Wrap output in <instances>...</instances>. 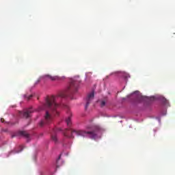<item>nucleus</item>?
I'll use <instances>...</instances> for the list:
<instances>
[{"label":"nucleus","instance_id":"nucleus-1","mask_svg":"<svg viewBox=\"0 0 175 175\" xmlns=\"http://www.w3.org/2000/svg\"><path fill=\"white\" fill-rule=\"evenodd\" d=\"M79 90V82L76 81H72L70 85L66 90L60 92L57 96H47L45 99V103L39 108V110H46V109H51L53 111V114L58 116L59 113L57 111V107H59V105L57 103L58 98H66L70 96L73 94H76Z\"/></svg>","mask_w":175,"mask_h":175},{"label":"nucleus","instance_id":"nucleus-2","mask_svg":"<svg viewBox=\"0 0 175 175\" xmlns=\"http://www.w3.org/2000/svg\"><path fill=\"white\" fill-rule=\"evenodd\" d=\"M87 129H93L92 131H85L84 130H72L71 131L72 137H73V135L76 136H82L83 137H85V136H88L90 139H96L98 137V134L100 131V127L98 126H88Z\"/></svg>","mask_w":175,"mask_h":175},{"label":"nucleus","instance_id":"nucleus-3","mask_svg":"<svg viewBox=\"0 0 175 175\" xmlns=\"http://www.w3.org/2000/svg\"><path fill=\"white\" fill-rule=\"evenodd\" d=\"M51 122H53V116L50 114V112H49V111H46L44 116V120L39 123V126L42 127L44 126V125L51 124Z\"/></svg>","mask_w":175,"mask_h":175},{"label":"nucleus","instance_id":"nucleus-4","mask_svg":"<svg viewBox=\"0 0 175 175\" xmlns=\"http://www.w3.org/2000/svg\"><path fill=\"white\" fill-rule=\"evenodd\" d=\"M41 79L43 80H50L51 81H58L59 80H64L65 77H59L58 75L52 76L51 75H43Z\"/></svg>","mask_w":175,"mask_h":175},{"label":"nucleus","instance_id":"nucleus-5","mask_svg":"<svg viewBox=\"0 0 175 175\" xmlns=\"http://www.w3.org/2000/svg\"><path fill=\"white\" fill-rule=\"evenodd\" d=\"M31 113H33L32 108H29L23 111H19L18 116L21 118H29L31 117Z\"/></svg>","mask_w":175,"mask_h":175},{"label":"nucleus","instance_id":"nucleus-6","mask_svg":"<svg viewBox=\"0 0 175 175\" xmlns=\"http://www.w3.org/2000/svg\"><path fill=\"white\" fill-rule=\"evenodd\" d=\"M94 92H92L91 93H90L88 95V96L86 98V105L85 106V110H87V109H88V106H90V104L91 103V102H92V100H94Z\"/></svg>","mask_w":175,"mask_h":175},{"label":"nucleus","instance_id":"nucleus-7","mask_svg":"<svg viewBox=\"0 0 175 175\" xmlns=\"http://www.w3.org/2000/svg\"><path fill=\"white\" fill-rule=\"evenodd\" d=\"M18 136H23V137H26V139H29V134L27 131H18L14 133L12 137H17Z\"/></svg>","mask_w":175,"mask_h":175},{"label":"nucleus","instance_id":"nucleus-8","mask_svg":"<svg viewBox=\"0 0 175 175\" xmlns=\"http://www.w3.org/2000/svg\"><path fill=\"white\" fill-rule=\"evenodd\" d=\"M61 131V129H54L53 132L51 133V140L54 142V143H58V138L57 137V133Z\"/></svg>","mask_w":175,"mask_h":175},{"label":"nucleus","instance_id":"nucleus-9","mask_svg":"<svg viewBox=\"0 0 175 175\" xmlns=\"http://www.w3.org/2000/svg\"><path fill=\"white\" fill-rule=\"evenodd\" d=\"M66 122L68 125V126H70L72 125V118L69 116L66 120Z\"/></svg>","mask_w":175,"mask_h":175},{"label":"nucleus","instance_id":"nucleus-10","mask_svg":"<svg viewBox=\"0 0 175 175\" xmlns=\"http://www.w3.org/2000/svg\"><path fill=\"white\" fill-rule=\"evenodd\" d=\"M32 96H33V95H32V94H30V95H27V94H25V98H26V99H27V100H29L30 99H31L32 98Z\"/></svg>","mask_w":175,"mask_h":175},{"label":"nucleus","instance_id":"nucleus-11","mask_svg":"<svg viewBox=\"0 0 175 175\" xmlns=\"http://www.w3.org/2000/svg\"><path fill=\"white\" fill-rule=\"evenodd\" d=\"M163 103H164V105H168L169 104V100H167L166 98H163L162 99Z\"/></svg>","mask_w":175,"mask_h":175},{"label":"nucleus","instance_id":"nucleus-12","mask_svg":"<svg viewBox=\"0 0 175 175\" xmlns=\"http://www.w3.org/2000/svg\"><path fill=\"white\" fill-rule=\"evenodd\" d=\"M105 105H106V102L105 101H102L101 102V104H100L101 107H103V106H105Z\"/></svg>","mask_w":175,"mask_h":175},{"label":"nucleus","instance_id":"nucleus-13","mask_svg":"<svg viewBox=\"0 0 175 175\" xmlns=\"http://www.w3.org/2000/svg\"><path fill=\"white\" fill-rule=\"evenodd\" d=\"M40 83V79H38L37 81L36 82V84H39Z\"/></svg>","mask_w":175,"mask_h":175},{"label":"nucleus","instance_id":"nucleus-14","mask_svg":"<svg viewBox=\"0 0 175 175\" xmlns=\"http://www.w3.org/2000/svg\"><path fill=\"white\" fill-rule=\"evenodd\" d=\"M125 77H126V78L130 77H129V75H126L125 76Z\"/></svg>","mask_w":175,"mask_h":175},{"label":"nucleus","instance_id":"nucleus-15","mask_svg":"<svg viewBox=\"0 0 175 175\" xmlns=\"http://www.w3.org/2000/svg\"><path fill=\"white\" fill-rule=\"evenodd\" d=\"M3 121H5V120L3 118H1V122H3Z\"/></svg>","mask_w":175,"mask_h":175},{"label":"nucleus","instance_id":"nucleus-16","mask_svg":"<svg viewBox=\"0 0 175 175\" xmlns=\"http://www.w3.org/2000/svg\"><path fill=\"white\" fill-rule=\"evenodd\" d=\"M21 148H22L21 151H23V146H21Z\"/></svg>","mask_w":175,"mask_h":175},{"label":"nucleus","instance_id":"nucleus-17","mask_svg":"<svg viewBox=\"0 0 175 175\" xmlns=\"http://www.w3.org/2000/svg\"><path fill=\"white\" fill-rule=\"evenodd\" d=\"M66 136H68V135L66 134Z\"/></svg>","mask_w":175,"mask_h":175}]
</instances>
